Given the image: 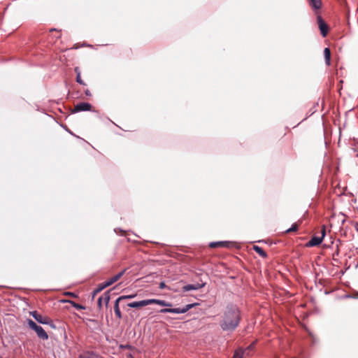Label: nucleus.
I'll list each match as a JSON object with an SVG mask.
<instances>
[{
	"label": "nucleus",
	"instance_id": "nucleus-1",
	"mask_svg": "<svg viewBox=\"0 0 358 358\" xmlns=\"http://www.w3.org/2000/svg\"><path fill=\"white\" fill-rule=\"evenodd\" d=\"M241 312L237 306L228 305L223 313L222 319L220 322V327L225 331H233L239 325Z\"/></svg>",
	"mask_w": 358,
	"mask_h": 358
},
{
	"label": "nucleus",
	"instance_id": "nucleus-2",
	"mask_svg": "<svg viewBox=\"0 0 358 358\" xmlns=\"http://www.w3.org/2000/svg\"><path fill=\"white\" fill-rule=\"evenodd\" d=\"M196 303H190L187 304L182 308H162L161 309L159 313H175V314H182L187 313L189 310H190L192 308L195 306Z\"/></svg>",
	"mask_w": 358,
	"mask_h": 358
},
{
	"label": "nucleus",
	"instance_id": "nucleus-3",
	"mask_svg": "<svg viewBox=\"0 0 358 358\" xmlns=\"http://www.w3.org/2000/svg\"><path fill=\"white\" fill-rule=\"evenodd\" d=\"M321 234H322L321 236L312 237L311 239L306 243V246L314 247V246L319 245L322 243V241L325 236V234H326V228H325L324 225H323L322 227Z\"/></svg>",
	"mask_w": 358,
	"mask_h": 358
},
{
	"label": "nucleus",
	"instance_id": "nucleus-4",
	"mask_svg": "<svg viewBox=\"0 0 358 358\" xmlns=\"http://www.w3.org/2000/svg\"><path fill=\"white\" fill-rule=\"evenodd\" d=\"M31 315L38 322L43 324H50L52 322L50 317L39 314L37 311H31Z\"/></svg>",
	"mask_w": 358,
	"mask_h": 358
},
{
	"label": "nucleus",
	"instance_id": "nucleus-5",
	"mask_svg": "<svg viewBox=\"0 0 358 358\" xmlns=\"http://www.w3.org/2000/svg\"><path fill=\"white\" fill-rule=\"evenodd\" d=\"M92 108V105L89 103L81 102L76 104L73 110V113H78L81 111H89Z\"/></svg>",
	"mask_w": 358,
	"mask_h": 358
},
{
	"label": "nucleus",
	"instance_id": "nucleus-6",
	"mask_svg": "<svg viewBox=\"0 0 358 358\" xmlns=\"http://www.w3.org/2000/svg\"><path fill=\"white\" fill-rule=\"evenodd\" d=\"M125 271H126V269H124L122 271L117 273L116 275H115L114 276H113L112 278H110L108 280H107L106 281H105L104 282L105 285H106L107 287H109L111 285H113V283H115V282H117L124 274Z\"/></svg>",
	"mask_w": 358,
	"mask_h": 358
},
{
	"label": "nucleus",
	"instance_id": "nucleus-7",
	"mask_svg": "<svg viewBox=\"0 0 358 358\" xmlns=\"http://www.w3.org/2000/svg\"><path fill=\"white\" fill-rule=\"evenodd\" d=\"M317 22L322 35L323 36H326L328 31V27L327 24L320 16H317Z\"/></svg>",
	"mask_w": 358,
	"mask_h": 358
},
{
	"label": "nucleus",
	"instance_id": "nucleus-8",
	"mask_svg": "<svg viewBox=\"0 0 358 358\" xmlns=\"http://www.w3.org/2000/svg\"><path fill=\"white\" fill-rule=\"evenodd\" d=\"M148 305H150V299H145L139 301H134L127 304V306L130 308H140Z\"/></svg>",
	"mask_w": 358,
	"mask_h": 358
},
{
	"label": "nucleus",
	"instance_id": "nucleus-9",
	"mask_svg": "<svg viewBox=\"0 0 358 358\" xmlns=\"http://www.w3.org/2000/svg\"><path fill=\"white\" fill-rule=\"evenodd\" d=\"M231 244V243L229 241H217L210 243L209 246L213 248L217 247L229 248Z\"/></svg>",
	"mask_w": 358,
	"mask_h": 358
},
{
	"label": "nucleus",
	"instance_id": "nucleus-10",
	"mask_svg": "<svg viewBox=\"0 0 358 358\" xmlns=\"http://www.w3.org/2000/svg\"><path fill=\"white\" fill-rule=\"evenodd\" d=\"M150 304H158L162 306L165 307H171L172 304L169 302H167L164 300L161 299H150Z\"/></svg>",
	"mask_w": 358,
	"mask_h": 358
},
{
	"label": "nucleus",
	"instance_id": "nucleus-11",
	"mask_svg": "<svg viewBox=\"0 0 358 358\" xmlns=\"http://www.w3.org/2000/svg\"><path fill=\"white\" fill-rule=\"evenodd\" d=\"M37 336L42 340H47L48 338V335L46 331L43 329V328L38 325V327L35 330Z\"/></svg>",
	"mask_w": 358,
	"mask_h": 358
},
{
	"label": "nucleus",
	"instance_id": "nucleus-12",
	"mask_svg": "<svg viewBox=\"0 0 358 358\" xmlns=\"http://www.w3.org/2000/svg\"><path fill=\"white\" fill-rule=\"evenodd\" d=\"M310 7L314 10H318L322 6L321 0H307Z\"/></svg>",
	"mask_w": 358,
	"mask_h": 358
},
{
	"label": "nucleus",
	"instance_id": "nucleus-13",
	"mask_svg": "<svg viewBox=\"0 0 358 358\" xmlns=\"http://www.w3.org/2000/svg\"><path fill=\"white\" fill-rule=\"evenodd\" d=\"M203 285H200L199 284L196 285H187L182 287V290L184 292H189L190 290H196L199 288H201Z\"/></svg>",
	"mask_w": 358,
	"mask_h": 358
},
{
	"label": "nucleus",
	"instance_id": "nucleus-14",
	"mask_svg": "<svg viewBox=\"0 0 358 358\" xmlns=\"http://www.w3.org/2000/svg\"><path fill=\"white\" fill-rule=\"evenodd\" d=\"M253 249L262 257L266 258L267 257L266 252L261 247L258 245H254Z\"/></svg>",
	"mask_w": 358,
	"mask_h": 358
},
{
	"label": "nucleus",
	"instance_id": "nucleus-15",
	"mask_svg": "<svg viewBox=\"0 0 358 358\" xmlns=\"http://www.w3.org/2000/svg\"><path fill=\"white\" fill-rule=\"evenodd\" d=\"M324 59H325V63L327 65H330V59H331V52L330 50L328 48H324Z\"/></svg>",
	"mask_w": 358,
	"mask_h": 358
},
{
	"label": "nucleus",
	"instance_id": "nucleus-16",
	"mask_svg": "<svg viewBox=\"0 0 358 358\" xmlns=\"http://www.w3.org/2000/svg\"><path fill=\"white\" fill-rule=\"evenodd\" d=\"M119 303H120L119 300L115 301V304H114V310H115V314L116 317L118 319H121L122 313H121V311L119 308Z\"/></svg>",
	"mask_w": 358,
	"mask_h": 358
},
{
	"label": "nucleus",
	"instance_id": "nucleus-17",
	"mask_svg": "<svg viewBox=\"0 0 358 358\" xmlns=\"http://www.w3.org/2000/svg\"><path fill=\"white\" fill-rule=\"evenodd\" d=\"M102 298V301L106 303L107 306L110 301V290L107 291L103 293L102 296H100Z\"/></svg>",
	"mask_w": 358,
	"mask_h": 358
},
{
	"label": "nucleus",
	"instance_id": "nucleus-18",
	"mask_svg": "<svg viewBox=\"0 0 358 358\" xmlns=\"http://www.w3.org/2000/svg\"><path fill=\"white\" fill-rule=\"evenodd\" d=\"M245 353V350H243L241 348L238 349L235 351L233 358H243V355Z\"/></svg>",
	"mask_w": 358,
	"mask_h": 358
},
{
	"label": "nucleus",
	"instance_id": "nucleus-19",
	"mask_svg": "<svg viewBox=\"0 0 358 358\" xmlns=\"http://www.w3.org/2000/svg\"><path fill=\"white\" fill-rule=\"evenodd\" d=\"M106 287H107L106 285H105V282H103V283H101L98 285L97 288L95 289L94 291H93V296H94L95 295H96L98 293H99L101 291H102L103 289H105Z\"/></svg>",
	"mask_w": 358,
	"mask_h": 358
},
{
	"label": "nucleus",
	"instance_id": "nucleus-20",
	"mask_svg": "<svg viewBox=\"0 0 358 358\" xmlns=\"http://www.w3.org/2000/svg\"><path fill=\"white\" fill-rule=\"evenodd\" d=\"M75 71L77 73V76H76V82L80 85H85V83L83 81V80L81 79V77H80V72L79 71V69L78 67H76L75 69Z\"/></svg>",
	"mask_w": 358,
	"mask_h": 358
},
{
	"label": "nucleus",
	"instance_id": "nucleus-21",
	"mask_svg": "<svg viewBox=\"0 0 358 358\" xmlns=\"http://www.w3.org/2000/svg\"><path fill=\"white\" fill-rule=\"evenodd\" d=\"M27 324L30 329L35 331L36 328L38 327L33 320L29 319L27 320Z\"/></svg>",
	"mask_w": 358,
	"mask_h": 358
},
{
	"label": "nucleus",
	"instance_id": "nucleus-22",
	"mask_svg": "<svg viewBox=\"0 0 358 358\" xmlns=\"http://www.w3.org/2000/svg\"><path fill=\"white\" fill-rule=\"evenodd\" d=\"M136 296L135 294H131V295H123L118 297L116 300H119V302L124 299H133Z\"/></svg>",
	"mask_w": 358,
	"mask_h": 358
},
{
	"label": "nucleus",
	"instance_id": "nucleus-23",
	"mask_svg": "<svg viewBox=\"0 0 358 358\" xmlns=\"http://www.w3.org/2000/svg\"><path fill=\"white\" fill-rule=\"evenodd\" d=\"M72 306L76 308L77 310H84L85 308V306H83V305H80V304H78V303H76L73 301H71V302Z\"/></svg>",
	"mask_w": 358,
	"mask_h": 358
},
{
	"label": "nucleus",
	"instance_id": "nucleus-24",
	"mask_svg": "<svg viewBox=\"0 0 358 358\" xmlns=\"http://www.w3.org/2000/svg\"><path fill=\"white\" fill-rule=\"evenodd\" d=\"M298 229V227L296 224H294L292 226L291 228L288 229L287 230V233H289V232H292V231H296V230Z\"/></svg>",
	"mask_w": 358,
	"mask_h": 358
},
{
	"label": "nucleus",
	"instance_id": "nucleus-25",
	"mask_svg": "<svg viewBox=\"0 0 358 358\" xmlns=\"http://www.w3.org/2000/svg\"><path fill=\"white\" fill-rule=\"evenodd\" d=\"M120 348L121 349H131L132 347L130 345H120Z\"/></svg>",
	"mask_w": 358,
	"mask_h": 358
},
{
	"label": "nucleus",
	"instance_id": "nucleus-26",
	"mask_svg": "<svg viewBox=\"0 0 358 358\" xmlns=\"http://www.w3.org/2000/svg\"><path fill=\"white\" fill-rule=\"evenodd\" d=\"M102 298L99 297L98 299V306L99 308H101L102 306Z\"/></svg>",
	"mask_w": 358,
	"mask_h": 358
},
{
	"label": "nucleus",
	"instance_id": "nucleus-27",
	"mask_svg": "<svg viewBox=\"0 0 358 358\" xmlns=\"http://www.w3.org/2000/svg\"><path fill=\"white\" fill-rule=\"evenodd\" d=\"M165 287H166V285L164 282H160V284H159L160 289H164Z\"/></svg>",
	"mask_w": 358,
	"mask_h": 358
},
{
	"label": "nucleus",
	"instance_id": "nucleus-28",
	"mask_svg": "<svg viewBox=\"0 0 358 358\" xmlns=\"http://www.w3.org/2000/svg\"><path fill=\"white\" fill-rule=\"evenodd\" d=\"M85 94L87 95V96H90L91 94H90V91L88 90H87L85 91Z\"/></svg>",
	"mask_w": 358,
	"mask_h": 358
},
{
	"label": "nucleus",
	"instance_id": "nucleus-29",
	"mask_svg": "<svg viewBox=\"0 0 358 358\" xmlns=\"http://www.w3.org/2000/svg\"><path fill=\"white\" fill-rule=\"evenodd\" d=\"M127 358H134L132 355L129 354L127 355Z\"/></svg>",
	"mask_w": 358,
	"mask_h": 358
},
{
	"label": "nucleus",
	"instance_id": "nucleus-30",
	"mask_svg": "<svg viewBox=\"0 0 358 358\" xmlns=\"http://www.w3.org/2000/svg\"><path fill=\"white\" fill-rule=\"evenodd\" d=\"M356 298H358V293L355 296Z\"/></svg>",
	"mask_w": 358,
	"mask_h": 358
}]
</instances>
